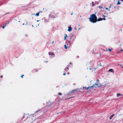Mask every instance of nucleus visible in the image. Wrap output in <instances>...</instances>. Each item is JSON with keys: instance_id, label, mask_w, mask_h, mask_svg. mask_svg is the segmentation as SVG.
I'll return each mask as SVG.
<instances>
[{"instance_id": "nucleus-39", "label": "nucleus", "mask_w": 123, "mask_h": 123, "mask_svg": "<svg viewBox=\"0 0 123 123\" xmlns=\"http://www.w3.org/2000/svg\"><path fill=\"white\" fill-rule=\"evenodd\" d=\"M24 25V24H23V25Z\"/></svg>"}, {"instance_id": "nucleus-28", "label": "nucleus", "mask_w": 123, "mask_h": 123, "mask_svg": "<svg viewBox=\"0 0 123 123\" xmlns=\"http://www.w3.org/2000/svg\"><path fill=\"white\" fill-rule=\"evenodd\" d=\"M0 77L1 78H2L3 77V76L2 75H1L0 76Z\"/></svg>"}, {"instance_id": "nucleus-34", "label": "nucleus", "mask_w": 123, "mask_h": 123, "mask_svg": "<svg viewBox=\"0 0 123 123\" xmlns=\"http://www.w3.org/2000/svg\"><path fill=\"white\" fill-rule=\"evenodd\" d=\"M100 66H102L101 65V64H100Z\"/></svg>"}, {"instance_id": "nucleus-19", "label": "nucleus", "mask_w": 123, "mask_h": 123, "mask_svg": "<svg viewBox=\"0 0 123 123\" xmlns=\"http://www.w3.org/2000/svg\"><path fill=\"white\" fill-rule=\"evenodd\" d=\"M83 89L84 90L86 89V87H83Z\"/></svg>"}, {"instance_id": "nucleus-20", "label": "nucleus", "mask_w": 123, "mask_h": 123, "mask_svg": "<svg viewBox=\"0 0 123 123\" xmlns=\"http://www.w3.org/2000/svg\"><path fill=\"white\" fill-rule=\"evenodd\" d=\"M117 4H120V3L119 2H118L117 3Z\"/></svg>"}, {"instance_id": "nucleus-15", "label": "nucleus", "mask_w": 123, "mask_h": 123, "mask_svg": "<svg viewBox=\"0 0 123 123\" xmlns=\"http://www.w3.org/2000/svg\"><path fill=\"white\" fill-rule=\"evenodd\" d=\"M67 37V35L66 34H65V37L64 38V39L65 40L66 39V38Z\"/></svg>"}, {"instance_id": "nucleus-10", "label": "nucleus", "mask_w": 123, "mask_h": 123, "mask_svg": "<svg viewBox=\"0 0 123 123\" xmlns=\"http://www.w3.org/2000/svg\"><path fill=\"white\" fill-rule=\"evenodd\" d=\"M114 114H113L112 115H111L110 117H109V119H111L114 116Z\"/></svg>"}, {"instance_id": "nucleus-5", "label": "nucleus", "mask_w": 123, "mask_h": 123, "mask_svg": "<svg viewBox=\"0 0 123 123\" xmlns=\"http://www.w3.org/2000/svg\"><path fill=\"white\" fill-rule=\"evenodd\" d=\"M72 63L71 62H70L69 63V65L68 66V67H66L64 69L67 72L68 71V69H69L68 67H69L70 66L71 67H72Z\"/></svg>"}, {"instance_id": "nucleus-27", "label": "nucleus", "mask_w": 123, "mask_h": 123, "mask_svg": "<svg viewBox=\"0 0 123 123\" xmlns=\"http://www.w3.org/2000/svg\"><path fill=\"white\" fill-rule=\"evenodd\" d=\"M120 51H123V49H121L120 50Z\"/></svg>"}, {"instance_id": "nucleus-30", "label": "nucleus", "mask_w": 123, "mask_h": 123, "mask_svg": "<svg viewBox=\"0 0 123 123\" xmlns=\"http://www.w3.org/2000/svg\"><path fill=\"white\" fill-rule=\"evenodd\" d=\"M54 43V41H53L52 42V44H53V43Z\"/></svg>"}, {"instance_id": "nucleus-18", "label": "nucleus", "mask_w": 123, "mask_h": 123, "mask_svg": "<svg viewBox=\"0 0 123 123\" xmlns=\"http://www.w3.org/2000/svg\"><path fill=\"white\" fill-rule=\"evenodd\" d=\"M93 3H94L93 2V1H92V6H94V4H93Z\"/></svg>"}, {"instance_id": "nucleus-40", "label": "nucleus", "mask_w": 123, "mask_h": 123, "mask_svg": "<svg viewBox=\"0 0 123 123\" xmlns=\"http://www.w3.org/2000/svg\"><path fill=\"white\" fill-rule=\"evenodd\" d=\"M122 68H123V66L122 67Z\"/></svg>"}, {"instance_id": "nucleus-33", "label": "nucleus", "mask_w": 123, "mask_h": 123, "mask_svg": "<svg viewBox=\"0 0 123 123\" xmlns=\"http://www.w3.org/2000/svg\"><path fill=\"white\" fill-rule=\"evenodd\" d=\"M62 113H63V114H64V112L63 113H62Z\"/></svg>"}, {"instance_id": "nucleus-31", "label": "nucleus", "mask_w": 123, "mask_h": 123, "mask_svg": "<svg viewBox=\"0 0 123 123\" xmlns=\"http://www.w3.org/2000/svg\"><path fill=\"white\" fill-rule=\"evenodd\" d=\"M112 6L114 7V8H116V7L115 6Z\"/></svg>"}, {"instance_id": "nucleus-11", "label": "nucleus", "mask_w": 123, "mask_h": 123, "mask_svg": "<svg viewBox=\"0 0 123 123\" xmlns=\"http://www.w3.org/2000/svg\"><path fill=\"white\" fill-rule=\"evenodd\" d=\"M108 71L109 72H113V69H110Z\"/></svg>"}, {"instance_id": "nucleus-21", "label": "nucleus", "mask_w": 123, "mask_h": 123, "mask_svg": "<svg viewBox=\"0 0 123 123\" xmlns=\"http://www.w3.org/2000/svg\"><path fill=\"white\" fill-rule=\"evenodd\" d=\"M6 25H5L4 26H2V28L3 29H4L5 28V26H6Z\"/></svg>"}, {"instance_id": "nucleus-3", "label": "nucleus", "mask_w": 123, "mask_h": 123, "mask_svg": "<svg viewBox=\"0 0 123 123\" xmlns=\"http://www.w3.org/2000/svg\"><path fill=\"white\" fill-rule=\"evenodd\" d=\"M35 119V118H34L33 115H32L28 117L27 118L26 120L29 121L30 123H31L33 122Z\"/></svg>"}, {"instance_id": "nucleus-24", "label": "nucleus", "mask_w": 123, "mask_h": 123, "mask_svg": "<svg viewBox=\"0 0 123 123\" xmlns=\"http://www.w3.org/2000/svg\"><path fill=\"white\" fill-rule=\"evenodd\" d=\"M58 94L59 95H62V93H58Z\"/></svg>"}, {"instance_id": "nucleus-36", "label": "nucleus", "mask_w": 123, "mask_h": 123, "mask_svg": "<svg viewBox=\"0 0 123 123\" xmlns=\"http://www.w3.org/2000/svg\"><path fill=\"white\" fill-rule=\"evenodd\" d=\"M108 51V50H106V51Z\"/></svg>"}, {"instance_id": "nucleus-25", "label": "nucleus", "mask_w": 123, "mask_h": 123, "mask_svg": "<svg viewBox=\"0 0 123 123\" xmlns=\"http://www.w3.org/2000/svg\"><path fill=\"white\" fill-rule=\"evenodd\" d=\"M105 9L106 10H108V11H110V9L108 10V8H106Z\"/></svg>"}, {"instance_id": "nucleus-9", "label": "nucleus", "mask_w": 123, "mask_h": 123, "mask_svg": "<svg viewBox=\"0 0 123 123\" xmlns=\"http://www.w3.org/2000/svg\"><path fill=\"white\" fill-rule=\"evenodd\" d=\"M75 91V90H73L72 91H70L69 92V94H71L72 93L74 92Z\"/></svg>"}, {"instance_id": "nucleus-14", "label": "nucleus", "mask_w": 123, "mask_h": 123, "mask_svg": "<svg viewBox=\"0 0 123 123\" xmlns=\"http://www.w3.org/2000/svg\"><path fill=\"white\" fill-rule=\"evenodd\" d=\"M112 49L113 48H111V49H108V50L110 52H111Z\"/></svg>"}, {"instance_id": "nucleus-6", "label": "nucleus", "mask_w": 123, "mask_h": 123, "mask_svg": "<svg viewBox=\"0 0 123 123\" xmlns=\"http://www.w3.org/2000/svg\"><path fill=\"white\" fill-rule=\"evenodd\" d=\"M48 53L49 55H51L52 56V57H55V55L53 52H49Z\"/></svg>"}, {"instance_id": "nucleus-32", "label": "nucleus", "mask_w": 123, "mask_h": 123, "mask_svg": "<svg viewBox=\"0 0 123 123\" xmlns=\"http://www.w3.org/2000/svg\"><path fill=\"white\" fill-rule=\"evenodd\" d=\"M89 69L90 70L91 69L92 70V69L91 68H90Z\"/></svg>"}, {"instance_id": "nucleus-4", "label": "nucleus", "mask_w": 123, "mask_h": 123, "mask_svg": "<svg viewBox=\"0 0 123 123\" xmlns=\"http://www.w3.org/2000/svg\"><path fill=\"white\" fill-rule=\"evenodd\" d=\"M103 16L104 17V18H98V19L97 18L96 19V20H97V21H102L103 20H106V19L105 18V17L106 16H105L104 15H103Z\"/></svg>"}, {"instance_id": "nucleus-23", "label": "nucleus", "mask_w": 123, "mask_h": 123, "mask_svg": "<svg viewBox=\"0 0 123 123\" xmlns=\"http://www.w3.org/2000/svg\"><path fill=\"white\" fill-rule=\"evenodd\" d=\"M9 23V22H8L7 23H6L5 24V25H7V24H8Z\"/></svg>"}, {"instance_id": "nucleus-22", "label": "nucleus", "mask_w": 123, "mask_h": 123, "mask_svg": "<svg viewBox=\"0 0 123 123\" xmlns=\"http://www.w3.org/2000/svg\"><path fill=\"white\" fill-rule=\"evenodd\" d=\"M24 76V75L23 74L22 75H21V77L22 78H23V76Z\"/></svg>"}, {"instance_id": "nucleus-2", "label": "nucleus", "mask_w": 123, "mask_h": 123, "mask_svg": "<svg viewBox=\"0 0 123 123\" xmlns=\"http://www.w3.org/2000/svg\"><path fill=\"white\" fill-rule=\"evenodd\" d=\"M96 82L97 83L93 84V85L90 87H86V89H88L89 88L90 89L92 87L93 88L94 87L96 88L97 87H99L101 86V84L99 83V81L98 80H97Z\"/></svg>"}, {"instance_id": "nucleus-29", "label": "nucleus", "mask_w": 123, "mask_h": 123, "mask_svg": "<svg viewBox=\"0 0 123 123\" xmlns=\"http://www.w3.org/2000/svg\"><path fill=\"white\" fill-rule=\"evenodd\" d=\"M111 6H110L109 7V8H111Z\"/></svg>"}, {"instance_id": "nucleus-17", "label": "nucleus", "mask_w": 123, "mask_h": 123, "mask_svg": "<svg viewBox=\"0 0 123 123\" xmlns=\"http://www.w3.org/2000/svg\"><path fill=\"white\" fill-rule=\"evenodd\" d=\"M64 46L65 47V49H67V46L66 45H65Z\"/></svg>"}, {"instance_id": "nucleus-8", "label": "nucleus", "mask_w": 123, "mask_h": 123, "mask_svg": "<svg viewBox=\"0 0 123 123\" xmlns=\"http://www.w3.org/2000/svg\"><path fill=\"white\" fill-rule=\"evenodd\" d=\"M123 96V95L122 94H119V93H117V97H119V96Z\"/></svg>"}, {"instance_id": "nucleus-26", "label": "nucleus", "mask_w": 123, "mask_h": 123, "mask_svg": "<svg viewBox=\"0 0 123 123\" xmlns=\"http://www.w3.org/2000/svg\"><path fill=\"white\" fill-rule=\"evenodd\" d=\"M66 74V73H63V75H65V74Z\"/></svg>"}, {"instance_id": "nucleus-13", "label": "nucleus", "mask_w": 123, "mask_h": 123, "mask_svg": "<svg viewBox=\"0 0 123 123\" xmlns=\"http://www.w3.org/2000/svg\"><path fill=\"white\" fill-rule=\"evenodd\" d=\"M52 103H50V104L49 105H47V107H49L51 105H52Z\"/></svg>"}, {"instance_id": "nucleus-41", "label": "nucleus", "mask_w": 123, "mask_h": 123, "mask_svg": "<svg viewBox=\"0 0 123 123\" xmlns=\"http://www.w3.org/2000/svg\"><path fill=\"white\" fill-rule=\"evenodd\" d=\"M32 26L33 27V25H32Z\"/></svg>"}, {"instance_id": "nucleus-1", "label": "nucleus", "mask_w": 123, "mask_h": 123, "mask_svg": "<svg viewBox=\"0 0 123 123\" xmlns=\"http://www.w3.org/2000/svg\"><path fill=\"white\" fill-rule=\"evenodd\" d=\"M97 18V17L96 15L93 14L90 15L89 18V21L93 23H95L97 22L96 20Z\"/></svg>"}, {"instance_id": "nucleus-38", "label": "nucleus", "mask_w": 123, "mask_h": 123, "mask_svg": "<svg viewBox=\"0 0 123 123\" xmlns=\"http://www.w3.org/2000/svg\"><path fill=\"white\" fill-rule=\"evenodd\" d=\"M38 21V20H37V21Z\"/></svg>"}, {"instance_id": "nucleus-35", "label": "nucleus", "mask_w": 123, "mask_h": 123, "mask_svg": "<svg viewBox=\"0 0 123 123\" xmlns=\"http://www.w3.org/2000/svg\"><path fill=\"white\" fill-rule=\"evenodd\" d=\"M48 62V61H46V62Z\"/></svg>"}, {"instance_id": "nucleus-16", "label": "nucleus", "mask_w": 123, "mask_h": 123, "mask_svg": "<svg viewBox=\"0 0 123 123\" xmlns=\"http://www.w3.org/2000/svg\"><path fill=\"white\" fill-rule=\"evenodd\" d=\"M39 12H38L35 15L37 16H38L39 15Z\"/></svg>"}, {"instance_id": "nucleus-7", "label": "nucleus", "mask_w": 123, "mask_h": 123, "mask_svg": "<svg viewBox=\"0 0 123 123\" xmlns=\"http://www.w3.org/2000/svg\"><path fill=\"white\" fill-rule=\"evenodd\" d=\"M68 31L70 32L72 30V28L71 26H68Z\"/></svg>"}, {"instance_id": "nucleus-12", "label": "nucleus", "mask_w": 123, "mask_h": 123, "mask_svg": "<svg viewBox=\"0 0 123 123\" xmlns=\"http://www.w3.org/2000/svg\"><path fill=\"white\" fill-rule=\"evenodd\" d=\"M52 14H50L49 15V18H51L52 17L53 18V17L54 18H55V17H52Z\"/></svg>"}, {"instance_id": "nucleus-37", "label": "nucleus", "mask_w": 123, "mask_h": 123, "mask_svg": "<svg viewBox=\"0 0 123 123\" xmlns=\"http://www.w3.org/2000/svg\"><path fill=\"white\" fill-rule=\"evenodd\" d=\"M71 97V98H73V97Z\"/></svg>"}]
</instances>
